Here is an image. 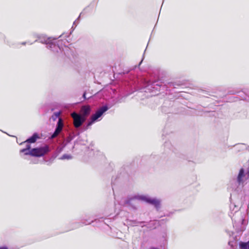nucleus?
Instances as JSON below:
<instances>
[{
	"label": "nucleus",
	"instance_id": "12",
	"mask_svg": "<svg viewBox=\"0 0 249 249\" xmlns=\"http://www.w3.org/2000/svg\"><path fill=\"white\" fill-rule=\"evenodd\" d=\"M86 93L84 92L83 95V97L84 98V99H86Z\"/></svg>",
	"mask_w": 249,
	"mask_h": 249
},
{
	"label": "nucleus",
	"instance_id": "8",
	"mask_svg": "<svg viewBox=\"0 0 249 249\" xmlns=\"http://www.w3.org/2000/svg\"><path fill=\"white\" fill-rule=\"evenodd\" d=\"M244 177V170L243 168H241L238 174L237 177V180L239 183H240L242 181V178Z\"/></svg>",
	"mask_w": 249,
	"mask_h": 249
},
{
	"label": "nucleus",
	"instance_id": "1",
	"mask_svg": "<svg viewBox=\"0 0 249 249\" xmlns=\"http://www.w3.org/2000/svg\"><path fill=\"white\" fill-rule=\"evenodd\" d=\"M50 151L49 146L47 145L43 147L34 148L28 152H25V155H29L32 157H40L44 156Z\"/></svg>",
	"mask_w": 249,
	"mask_h": 249
},
{
	"label": "nucleus",
	"instance_id": "9",
	"mask_svg": "<svg viewBox=\"0 0 249 249\" xmlns=\"http://www.w3.org/2000/svg\"><path fill=\"white\" fill-rule=\"evenodd\" d=\"M240 248L241 249H249V241L247 243L241 242L240 244Z\"/></svg>",
	"mask_w": 249,
	"mask_h": 249
},
{
	"label": "nucleus",
	"instance_id": "2",
	"mask_svg": "<svg viewBox=\"0 0 249 249\" xmlns=\"http://www.w3.org/2000/svg\"><path fill=\"white\" fill-rule=\"evenodd\" d=\"M108 107L107 106H103L99 108L96 112L92 115L90 117V121L88 123L87 126L91 125L95 121L99 118L104 112L107 111Z\"/></svg>",
	"mask_w": 249,
	"mask_h": 249
},
{
	"label": "nucleus",
	"instance_id": "5",
	"mask_svg": "<svg viewBox=\"0 0 249 249\" xmlns=\"http://www.w3.org/2000/svg\"><path fill=\"white\" fill-rule=\"evenodd\" d=\"M141 199L154 205L157 208H159L160 206V201L158 199L148 198L145 196H141Z\"/></svg>",
	"mask_w": 249,
	"mask_h": 249
},
{
	"label": "nucleus",
	"instance_id": "3",
	"mask_svg": "<svg viewBox=\"0 0 249 249\" xmlns=\"http://www.w3.org/2000/svg\"><path fill=\"white\" fill-rule=\"evenodd\" d=\"M71 116L73 118V125L75 128L79 127L86 120L85 118L76 112L72 113Z\"/></svg>",
	"mask_w": 249,
	"mask_h": 249
},
{
	"label": "nucleus",
	"instance_id": "13",
	"mask_svg": "<svg viewBox=\"0 0 249 249\" xmlns=\"http://www.w3.org/2000/svg\"><path fill=\"white\" fill-rule=\"evenodd\" d=\"M0 249H8L6 247H1L0 248Z\"/></svg>",
	"mask_w": 249,
	"mask_h": 249
},
{
	"label": "nucleus",
	"instance_id": "10",
	"mask_svg": "<svg viewBox=\"0 0 249 249\" xmlns=\"http://www.w3.org/2000/svg\"><path fill=\"white\" fill-rule=\"evenodd\" d=\"M31 148V146L30 144H27L26 147L25 148L22 149L20 150V153H23L26 152L27 150H29Z\"/></svg>",
	"mask_w": 249,
	"mask_h": 249
},
{
	"label": "nucleus",
	"instance_id": "7",
	"mask_svg": "<svg viewBox=\"0 0 249 249\" xmlns=\"http://www.w3.org/2000/svg\"><path fill=\"white\" fill-rule=\"evenodd\" d=\"M39 138V136L37 134L35 133L33 135V136L28 139L24 142L28 143H34L36 141L37 139Z\"/></svg>",
	"mask_w": 249,
	"mask_h": 249
},
{
	"label": "nucleus",
	"instance_id": "4",
	"mask_svg": "<svg viewBox=\"0 0 249 249\" xmlns=\"http://www.w3.org/2000/svg\"><path fill=\"white\" fill-rule=\"evenodd\" d=\"M63 120L61 118H59L57 124L56 128L54 132V133L53 134V135L51 136V138L53 139L55 138L62 131L63 127Z\"/></svg>",
	"mask_w": 249,
	"mask_h": 249
},
{
	"label": "nucleus",
	"instance_id": "6",
	"mask_svg": "<svg viewBox=\"0 0 249 249\" xmlns=\"http://www.w3.org/2000/svg\"><path fill=\"white\" fill-rule=\"evenodd\" d=\"M90 112V107L89 106H82L80 109V114L82 117L86 119V117L89 114Z\"/></svg>",
	"mask_w": 249,
	"mask_h": 249
},
{
	"label": "nucleus",
	"instance_id": "11",
	"mask_svg": "<svg viewBox=\"0 0 249 249\" xmlns=\"http://www.w3.org/2000/svg\"><path fill=\"white\" fill-rule=\"evenodd\" d=\"M71 156L67 154H64L62 156V157L61 158V159L64 160V159H71Z\"/></svg>",
	"mask_w": 249,
	"mask_h": 249
}]
</instances>
